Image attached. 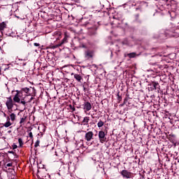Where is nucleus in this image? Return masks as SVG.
Wrapping results in <instances>:
<instances>
[{"label":"nucleus","instance_id":"obj_1","mask_svg":"<svg viewBox=\"0 0 179 179\" xmlns=\"http://www.w3.org/2000/svg\"><path fill=\"white\" fill-rule=\"evenodd\" d=\"M16 94L14 96L13 101L15 103H20V100H25L27 103H31V100H34V97L31 96L30 95H26L23 93V91H16ZM27 97H30L29 100H27Z\"/></svg>","mask_w":179,"mask_h":179},{"label":"nucleus","instance_id":"obj_2","mask_svg":"<svg viewBox=\"0 0 179 179\" xmlns=\"http://www.w3.org/2000/svg\"><path fill=\"white\" fill-rule=\"evenodd\" d=\"M68 37H69V36H68L66 32H65L64 33V38H63L62 42L60 43L57 44V45H50V48H52V50H55V48H58V47H61V45H62L63 44H65V43H68Z\"/></svg>","mask_w":179,"mask_h":179},{"label":"nucleus","instance_id":"obj_3","mask_svg":"<svg viewBox=\"0 0 179 179\" xmlns=\"http://www.w3.org/2000/svg\"><path fill=\"white\" fill-rule=\"evenodd\" d=\"M120 174L124 178H134V173H132L131 172L128 171L127 170L122 171Z\"/></svg>","mask_w":179,"mask_h":179},{"label":"nucleus","instance_id":"obj_4","mask_svg":"<svg viewBox=\"0 0 179 179\" xmlns=\"http://www.w3.org/2000/svg\"><path fill=\"white\" fill-rule=\"evenodd\" d=\"M99 139L101 143H104L107 141V138L106 137V133L103 131H100L99 132Z\"/></svg>","mask_w":179,"mask_h":179},{"label":"nucleus","instance_id":"obj_5","mask_svg":"<svg viewBox=\"0 0 179 179\" xmlns=\"http://www.w3.org/2000/svg\"><path fill=\"white\" fill-rule=\"evenodd\" d=\"M6 106L8 110H12V108H13V100L12 99V96L8 98V100L6 102Z\"/></svg>","mask_w":179,"mask_h":179},{"label":"nucleus","instance_id":"obj_6","mask_svg":"<svg viewBox=\"0 0 179 179\" xmlns=\"http://www.w3.org/2000/svg\"><path fill=\"white\" fill-rule=\"evenodd\" d=\"M93 131H88L85 134V139L87 141V142H90L93 139Z\"/></svg>","mask_w":179,"mask_h":179},{"label":"nucleus","instance_id":"obj_7","mask_svg":"<svg viewBox=\"0 0 179 179\" xmlns=\"http://www.w3.org/2000/svg\"><path fill=\"white\" fill-rule=\"evenodd\" d=\"M84 110L87 111H90L92 110V104L90 102H85Z\"/></svg>","mask_w":179,"mask_h":179},{"label":"nucleus","instance_id":"obj_8","mask_svg":"<svg viewBox=\"0 0 179 179\" xmlns=\"http://www.w3.org/2000/svg\"><path fill=\"white\" fill-rule=\"evenodd\" d=\"M85 58H87V59L93 58V52H92L90 50H87L85 52Z\"/></svg>","mask_w":179,"mask_h":179},{"label":"nucleus","instance_id":"obj_9","mask_svg":"<svg viewBox=\"0 0 179 179\" xmlns=\"http://www.w3.org/2000/svg\"><path fill=\"white\" fill-rule=\"evenodd\" d=\"M6 29V23L5 22H0V31H3Z\"/></svg>","mask_w":179,"mask_h":179},{"label":"nucleus","instance_id":"obj_10","mask_svg":"<svg viewBox=\"0 0 179 179\" xmlns=\"http://www.w3.org/2000/svg\"><path fill=\"white\" fill-rule=\"evenodd\" d=\"M30 89L29 88H22L21 90V92H22V93H24V94H25V96H30V94L29 93Z\"/></svg>","mask_w":179,"mask_h":179},{"label":"nucleus","instance_id":"obj_11","mask_svg":"<svg viewBox=\"0 0 179 179\" xmlns=\"http://www.w3.org/2000/svg\"><path fill=\"white\" fill-rule=\"evenodd\" d=\"M27 118V117L24 116L23 117H22L20 119V127H23V125L24 124V122H26V119Z\"/></svg>","mask_w":179,"mask_h":179},{"label":"nucleus","instance_id":"obj_12","mask_svg":"<svg viewBox=\"0 0 179 179\" xmlns=\"http://www.w3.org/2000/svg\"><path fill=\"white\" fill-rule=\"evenodd\" d=\"M90 117H85L83 120V125H89V121H90Z\"/></svg>","mask_w":179,"mask_h":179},{"label":"nucleus","instance_id":"obj_13","mask_svg":"<svg viewBox=\"0 0 179 179\" xmlns=\"http://www.w3.org/2000/svg\"><path fill=\"white\" fill-rule=\"evenodd\" d=\"M152 86H153L154 90H156L159 89V87H160V86L159 85V83H156V82H152Z\"/></svg>","mask_w":179,"mask_h":179},{"label":"nucleus","instance_id":"obj_14","mask_svg":"<svg viewBox=\"0 0 179 179\" xmlns=\"http://www.w3.org/2000/svg\"><path fill=\"white\" fill-rule=\"evenodd\" d=\"M74 78H76V80H77L78 82L81 83L82 81V76H80V75L79 74H75L74 75Z\"/></svg>","mask_w":179,"mask_h":179},{"label":"nucleus","instance_id":"obj_15","mask_svg":"<svg viewBox=\"0 0 179 179\" xmlns=\"http://www.w3.org/2000/svg\"><path fill=\"white\" fill-rule=\"evenodd\" d=\"M127 56L129 57V58H135V57H136V53L135 52L129 53Z\"/></svg>","mask_w":179,"mask_h":179},{"label":"nucleus","instance_id":"obj_16","mask_svg":"<svg viewBox=\"0 0 179 179\" xmlns=\"http://www.w3.org/2000/svg\"><path fill=\"white\" fill-rule=\"evenodd\" d=\"M10 117L11 121H15L16 120V115L15 113H11Z\"/></svg>","mask_w":179,"mask_h":179},{"label":"nucleus","instance_id":"obj_17","mask_svg":"<svg viewBox=\"0 0 179 179\" xmlns=\"http://www.w3.org/2000/svg\"><path fill=\"white\" fill-rule=\"evenodd\" d=\"M10 125H12V123H10V122L8 120L3 125V127H5L6 128H9Z\"/></svg>","mask_w":179,"mask_h":179},{"label":"nucleus","instance_id":"obj_18","mask_svg":"<svg viewBox=\"0 0 179 179\" xmlns=\"http://www.w3.org/2000/svg\"><path fill=\"white\" fill-rule=\"evenodd\" d=\"M103 125H104V122L101 120H100L97 124L98 128H101Z\"/></svg>","mask_w":179,"mask_h":179},{"label":"nucleus","instance_id":"obj_19","mask_svg":"<svg viewBox=\"0 0 179 179\" xmlns=\"http://www.w3.org/2000/svg\"><path fill=\"white\" fill-rule=\"evenodd\" d=\"M18 143H20V148H22L23 146V140L21 138L18 139Z\"/></svg>","mask_w":179,"mask_h":179},{"label":"nucleus","instance_id":"obj_20","mask_svg":"<svg viewBox=\"0 0 179 179\" xmlns=\"http://www.w3.org/2000/svg\"><path fill=\"white\" fill-rule=\"evenodd\" d=\"M117 100L119 101V103L122 100V97L120 96V93L117 94Z\"/></svg>","mask_w":179,"mask_h":179},{"label":"nucleus","instance_id":"obj_21","mask_svg":"<svg viewBox=\"0 0 179 179\" xmlns=\"http://www.w3.org/2000/svg\"><path fill=\"white\" fill-rule=\"evenodd\" d=\"M20 103H21V104H23V106H26V103H29V102L26 101V100H21Z\"/></svg>","mask_w":179,"mask_h":179},{"label":"nucleus","instance_id":"obj_22","mask_svg":"<svg viewBox=\"0 0 179 179\" xmlns=\"http://www.w3.org/2000/svg\"><path fill=\"white\" fill-rule=\"evenodd\" d=\"M135 19H136V22H140L139 21V14H136L135 15Z\"/></svg>","mask_w":179,"mask_h":179},{"label":"nucleus","instance_id":"obj_23","mask_svg":"<svg viewBox=\"0 0 179 179\" xmlns=\"http://www.w3.org/2000/svg\"><path fill=\"white\" fill-rule=\"evenodd\" d=\"M35 148H37L38 146H40V141L38 140L36 143H35Z\"/></svg>","mask_w":179,"mask_h":179},{"label":"nucleus","instance_id":"obj_24","mask_svg":"<svg viewBox=\"0 0 179 179\" xmlns=\"http://www.w3.org/2000/svg\"><path fill=\"white\" fill-rule=\"evenodd\" d=\"M90 34L91 36H94V34H96V30H94L93 32L90 31Z\"/></svg>","mask_w":179,"mask_h":179},{"label":"nucleus","instance_id":"obj_25","mask_svg":"<svg viewBox=\"0 0 179 179\" xmlns=\"http://www.w3.org/2000/svg\"><path fill=\"white\" fill-rule=\"evenodd\" d=\"M117 23L118 24H120V22H117V20H115L113 22V24H117Z\"/></svg>","mask_w":179,"mask_h":179},{"label":"nucleus","instance_id":"obj_26","mask_svg":"<svg viewBox=\"0 0 179 179\" xmlns=\"http://www.w3.org/2000/svg\"><path fill=\"white\" fill-rule=\"evenodd\" d=\"M29 136L31 138V139H33V133L31 131L29 133Z\"/></svg>","mask_w":179,"mask_h":179},{"label":"nucleus","instance_id":"obj_27","mask_svg":"<svg viewBox=\"0 0 179 179\" xmlns=\"http://www.w3.org/2000/svg\"><path fill=\"white\" fill-rule=\"evenodd\" d=\"M13 164L12 163H8L6 164V167H12Z\"/></svg>","mask_w":179,"mask_h":179},{"label":"nucleus","instance_id":"obj_28","mask_svg":"<svg viewBox=\"0 0 179 179\" xmlns=\"http://www.w3.org/2000/svg\"><path fill=\"white\" fill-rule=\"evenodd\" d=\"M13 150L17 149V145H15V144H13Z\"/></svg>","mask_w":179,"mask_h":179},{"label":"nucleus","instance_id":"obj_29","mask_svg":"<svg viewBox=\"0 0 179 179\" xmlns=\"http://www.w3.org/2000/svg\"><path fill=\"white\" fill-rule=\"evenodd\" d=\"M34 45H35V47H40V43H35Z\"/></svg>","mask_w":179,"mask_h":179},{"label":"nucleus","instance_id":"obj_30","mask_svg":"<svg viewBox=\"0 0 179 179\" xmlns=\"http://www.w3.org/2000/svg\"><path fill=\"white\" fill-rule=\"evenodd\" d=\"M127 101H128V99L127 98L124 99L123 104H127Z\"/></svg>","mask_w":179,"mask_h":179},{"label":"nucleus","instance_id":"obj_31","mask_svg":"<svg viewBox=\"0 0 179 179\" xmlns=\"http://www.w3.org/2000/svg\"><path fill=\"white\" fill-rule=\"evenodd\" d=\"M71 110H72L73 111H75V110H76L75 107H73V108H72V106H71Z\"/></svg>","mask_w":179,"mask_h":179},{"label":"nucleus","instance_id":"obj_32","mask_svg":"<svg viewBox=\"0 0 179 179\" xmlns=\"http://www.w3.org/2000/svg\"><path fill=\"white\" fill-rule=\"evenodd\" d=\"M30 97H31V96L29 94V96L27 98V100H30Z\"/></svg>","mask_w":179,"mask_h":179},{"label":"nucleus","instance_id":"obj_33","mask_svg":"<svg viewBox=\"0 0 179 179\" xmlns=\"http://www.w3.org/2000/svg\"><path fill=\"white\" fill-rule=\"evenodd\" d=\"M8 153H12V154H13L14 152H13V151H9Z\"/></svg>","mask_w":179,"mask_h":179},{"label":"nucleus","instance_id":"obj_34","mask_svg":"<svg viewBox=\"0 0 179 179\" xmlns=\"http://www.w3.org/2000/svg\"><path fill=\"white\" fill-rule=\"evenodd\" d=\"M3 116L6 117V113H3Z\"/></svg>","mask_w":179,"mask_h":179},{"label":"nucleus","instance_id":"obj_35","mask_svg":"<svg viewBox=\"0 0 179 179\" xmlns=\"http://www.w3.org/2000/svg\"><path fill=\"white\" fill-rule=\"evenodd\" d=\"M83 90H86V88H85V87H83Z\"/></svg>","mask_w":179,"mask_h":179},{"label":"nucleus","instance_id":"obj_36","mask_svg":"<svg viewBox=\"0 0 179 179\" xmlns=\"http://www.w3.org/2000/svg\"><path fill=\"white\" fill-rule=\"evenodd\" d=\"M55 153H56V154H55V155H56V156H58V155L57 154V152H55Z\"/></svg>","mask_w":179,"mask_h":179},{"label":"nucleus","instance_id":"obj_37","mask_svg":"<svg viewBox=\"0 0 179 179\" xmlns=\"http://www.w3.org/2000/svg\"><path fill=\"white\" fill-rule=\"evenodd\" d=\"M8 120H9V117H8Z\"/></svg>","mask_w":179,"mask_h":179},{"label":"nucleus","instance_id":"obj_38","mask_svg":"<svg viewBox=\"0 0 179 179\" xmlns=\"http://www.w3.org/2000/svg\"><path fill=\"white\" fill-rule=\"evenodd\" d=\"M0 166H1V162H0Z\"/></svg>","mask_w":179,"mask_h":179}]
</instances>
